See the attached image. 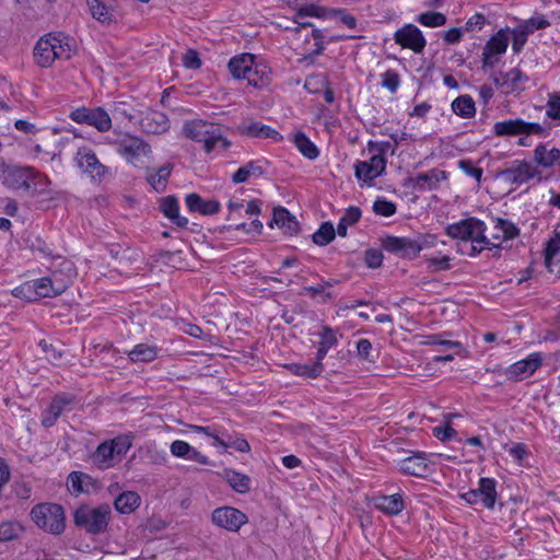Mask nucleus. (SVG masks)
Returning <instances> with one entry per match:
<instances>
[{"mask_svg": "<svg viewBox=\"0 0 560 560\" xmlns=\"http://www.w3.org/2000/svg\"><path fill=\"white\" fill-rule=\"evenodd\" d=\"M183 132L187 138L202 143L206 153H211L218 149L224 151L231 145V142L223 137L221 127L207 120L194 119L187 121L183 127Z\"/></svg>", "mask_w": 560, "mask_h": 560, "instance_id": "5", "label": "nucleus"}, {"mask_svg": "<svg viewBox=\"0 0 560 560\" xmlns=\"http://www.w3.org/2000/svg\"><path fill=\"white\" fill-rule=\"evenodd\" d=\"M494 84L505 94L521 93L525 91L529 78L518 68H512L506 72H493L491 75Z\"/></svg>", "mask_w": 560, "mask_h": 560, "instance_id": "13", "label": "nucleus"}, {"mask_svg": "<svg viewBox=\"0 0 560 560\" xmlns=\"http://www.w3.org/2000/svg\"><path fill=\"white\" fill-rule=\"evenodd\" d=\"M290 372L294 375L315 378L323 372V364L315 358V361L307 363H291L288 365Z\"/></svg>", "mask_w": 560, "mask_h": 560, "instance_id": "40", "label": "nucleus"}, {"mask_svg": "<svg viewBox=\"0 0 560 560\" xmlns=\"http://www.w3.org/2000/svg\"><path fill=\"white\" fill-rule=\"evenodd\" d=\"M311 80H317L324 86V100L326 103L331 104L335 101V92L330 86L329 81L324 75H314L306 80V86L311 83Z\"/></svg>", "mask_w": 560, "mask_h": 560, "instance_id": "61", "label": "nucleus"}, {"mask_svg": "<svg viewBox=\"0 0 560 560\" xmlns=\"http://www.w3.org/2000/svg\"><path fill=\"white\" fill-rule=\"evenodd\" d=\"M31 518L36 526L47 533L60 535L66 528L65 510L57 503H39L33 506Z\"/></svg>", "mask_w": 560, "mask_h": 560, "instance_id": "7", "label": "nucleus"}, {"mask_svg": "<svg viewBox=\"0 0 560 560\" xmlns=\"http://www.w3.org/2000/svg\"><path fill=\"white\" fill-rule=\"evenodd\" d=\"M494 229L497 233L492 235L493 240H512L518 235V229L509 220L498 218L495 220Z\"/></svg>", "mask_w": 560, "mask_h": 560, "instance_id": "46", "label": "nucleus"}, {"mask_svg": "<svg viewBox=\"0 0 560 560\" xmlns=\"http://www.w3.org/2000/svg\"><path fill=\"white\" fill-rule=\"evenodd\" d=\"M373 506L387 516L399 515L405 509V501L401 493L392 495L377 494L372 498Z\"/></svg>", "mask_w": 560, "mask_h": 560, "instance_id": "22", "label": "nucleus"}, {"mask_svg": "<svg viewBox=\"0 0 560 560\" xmlns=\"http://www.w3.org/2000/svg\"><path fill=\"white\" fill-rule=\"evenodd\" d=\"M456 430L452 428L450 424L433 428V436L443 442L452 440L453 438L456 436Z\"/></svg>", "mask_w": 560, "mask_h": 560, "instance_id": "64", "label": "nucleus"}, {"mask_svg": "<svg viewBox=\"0 0 560 560\" xmlns=\"http://www.w3.org/2000/svg\"><path fill=\"white\" fill-rule=\"evenodd\" d=\"M396 205L386 199H376L373 203V211L383 217H392L396 213Z\"/></svg>", "mask_w": 560, "mask_h": 560, "instance_id": "57", "label": "nucleus"}, {"mask_svg": "<svg viewBox=\"0 0 560 560\" xmlns=\"http://www.w3.org/2000/svg\"><path fill=\"white\" fill-rule=\"evenodd\" d=\"M13 295L20 299H24L26 301H36L37 296L35 294L34 285L31 282H25L20 287L13 290Z\"/></svg>", "mask_w": 560, "mask_h": 560, "instance_id": "62", "label": "nucleus"}, {"mask_svg": "<svg viewBox=\"0 0 560 560\" xmlns=\"http://www.w3.org/2000/svg\"><path fill=\"white\" fill-rule=\"evenodd\" d=\"M458 167L468 176L474 177L478 183L481 182L483 171L477 167L471 160L458 161Z\"/></svg>", "mask_w": 560, "mask_h": 560, "instance_id": "58", "label": "nucleus"}, {"mask_svg": "<svg viewBox=\"0 0 560 560\" xmlns=\"http://www.w3.org/2000/svg\"><path fill=\"white\" fill-rule=\"evenodd\" d=\"M383 247L388 253L406 258H416L419 255V245L410 237L386 236L383 240Z\"/></svg>", "mask_w": 560, "mask_h": 560, "instance_id": "21", "label": "nucleus"}, {"mask_svg": "<svg viewBox=\"0 0 560 560\" xmlns=\"http://www.w3.org/2000/svg\"><path fill=\"white\" fill-rule=\"evenodd\" d=\"M211 520L213 524L229 532H238L248 522L245 513L232 506L217 508L212 512Z\"/></svg>", "mask_w": 560, "mask_h": 560, "instance_id": "15", "label": "nucleus"}, {"mask_svg": "<svg viewBox=\"0 0 560 560\" xmlns=\"http://www.w3.org/2000/svg\"><path fill=\"white\" fill-rule=\"evenodd\" d=\"M311 37L313 39L312 47L310 49L305 48V50H308V52L304 54L298 60L302 65H312L314 62L315 57L323 54V51L325 49V46H324L325 35H324L323 31L313 27V30L311 32Z\"/></svg>", "mask_w": 560, "mask_h": 560, "instance_id": "34", "label": "nucleus"}, {"mask_svg": "<svg viewBox=\"0 0 560 560\" xmlns=\"http://www.w3.org/2000/svg\"><path fill=\"white\" fill-rule=\"evenodd\" d=\"M75 404V397L68 393L57 394L49 406L43 411L40 423L44 428H51L66 410H71Z\"/></svg>", "mask_w": 560, "mask_h": 560, "instance_id": "16", "label": "nucleus"}, {"mask_svg": "<svg viewBox=\"0 0 560 560\" xmlns=\"http://www.w3.org/2000/svg\"><path fill=\"white\" fill-rule=\"evenodd\" d=\"M538 174L535 166L527 161H513L508 167L499 172L505 183L523 185L528 183Z\"/></svg>", "mask_w": 560, "mask_h": 560, "instance_id": "17", "label": "nucleus"}, {"mask_svg": "<svg viewBox=\"0 0 560 560\" xmlns=\"http://www.w3.org/2000/svg\"><path fill=\"white\" fill-rule=\"evenodd\" d=\"M140 504V497L135 491H125L120 493L114 502L116 511L121 514H130Z\"/></svg>", "mask_w": 560, "mask_h": 560, "instance_id": "39", "label": "nucleus"}, {"mask_svg": "<svg viewBox=\"0 0 560 560\" xmlns=\"http://www.w3.org/2000/svg\"><path fill=\"white\" fill-rule=\"evenodd\" d=\"M272 220L280 229H283L291 235L299 231V222L295 217L283 207L275 208Z\"/></svg>", "mask_w": 560, "mask_h": 560, "instance_id": "35", "label": "nucleus"}, {"mask_svg": "<svg viewBox=\"0 0 560 560\" xmlns=\"http://www.w3.org/2000/svg\"><path fill=\"white\" fill-rule=\"evenodd\" d=\"M35 290V294L38 299L42 298H55L60 295L62 292L63 284L60 281H56L51 276L43 277L32 281Z\"/></svg>", "mask_w": 560, "mask_h": 560, "instance_id": "31", "label": "nucleus"}, {"mask_svg": "<svg viewBox=\"0 0 560 560\" xmlns=\"http://www.w3.org/2000/svg\"><path fill=\"white\" fill-rule=\"evenodd\" d=\"M229 71L234 79L246 80L255 88L262 86L268 81V70L264 65L256 63L252 54H241L233 57L228 63Z\"/></svg>", "mask_w": 560, "mask_h": 560, "instance_id": "6", "label": "nucleus"}, {"mask_svg": "<svg viewBox=\"0 0 560 560\" xmlns=\"http://www.w3.org/2000/svg\"><path fill=\"white\" fill-rule=\"evenodd\" d=\"M237 131L242 136L260 138V139H272L273 141H280L281 135L272 127L261 124L260 121L246 120L237 126Z\"/></svg>", "mask_w": 560, "mask_h": 560, "instance_id": "23", "label": "nucleus"}, {"mask_svg": "<svg viewBox=\"0 0 560 560\" xmlns=\"http://www.w3.org/2000/svg\"><path fill=\"white\" fill-rule=\"evenodd\" d=\"M383 253L381 249L370 248L364 253V261L369 268H378L383 264Z\"/></svg>", "mask_w": 560, "mask_h": 560, "instance_id": "60", "label": "nucleus"}, {"mask_svg": "<svg viewBox=\"0 0 560 560\" xmlns=\"http://www.w3.org/2000/svg\"><path fill=\"white\" fill-rule=\"evenodd\" d=\"M381 85L388 90L390 93H395L400 85V77L395 70H387L382 74Z\"/></svg>", "mask_w": 560, "mask_h": 560, "instance_id": "56", "label": "nucleus"}, {"mask_svg": "<svg viewBox=\"0 0 560 560\" xmlns=\"http://www.w3.org/2000/svg\"><path fill=\"white\" fill-rule=\"evenodd\" d=\"M191 447L187 442L176 440L171 444V453L175 457L185 458L189 456V452H191Z\"/></svg>", "mask_w": 560, "mask_h": 560, "instance_id": "63", "label": "nucleus"}, {"mask_svg": "<svg viewBox=\"0 0 560 560\" xmlns=\"http://www.w3.org/2000/svg\"><path fill=\"white\" fill-rule=\"evenodd\" d=\"M185 202L189 211L202 215L215 214L221 209V205L218 200H206L195 192L188 194L185 198Z\"/></svg>", "mask_w": 560, "mask_h": 560, "instance_id": "28", "label": "nucleus"}, {"mask_svg": "<svg viewBox=\"0 0 560 560\" xmlns=\"http://www.w3.org/2000/svg\"><path fill=\"white\" fill-rule=\"evenodd\" d=\"M425 261L428 264V269H430L433 272L445 271L451 269V257L448 256H442L440 258L430 257L427 258Z\"/></svg>", "mask_w": 560, "mask_h": 560, "instance_id": "59", "label": "nucleus"}, {"mask_svg": "<svg viewBox=\"0 0 560 560\" xmlns=\"http://www.w3.org/2000/svg\"><path fill=\"white\" fill-rule=\"evenodd\" d=\"M114 144L116 151L129 164L138 165L141 156H147L151 153V147L144 140L130 133H125L121 138L117 139Z\"/></svg>", "mask_w": 560, "mask_h": 560, "instance_id": "9", "label": "nucleus"}, {"mask_svg": "<svg viewBox=\"0 0 560 560\" xmlns=\"http://www.w3.org/2000/svg\"><path fill=\"white\" fill-rule=\"evenodd\" d=\"M50 276L63 284L62 292H65L77 276V269L71 260L58 256L50 268Z\"/></svg>", "mask_w": 560, "mask_h": 560, "instance_id": "26", "label": "nucleus"}, {"mask_svg": "<svg viewBox=\"0 0 560 560\" xmlns=\"http://www.w3.org/2000/svg\"><path fill=\"white\" fill-rule=\"evenodd\" d=\"M546 116L551 120H560V90L549 93Z\"/></svg>", "mask_w": 560, "mask_h": 560, "instance_id": "53", "label": "nucleus"}, {"mask_svg": "<svg viewBox=\"0 0 560 560\" xmlns=\"http://www.w3.org/2000/svg\"><path fill=\"white\" fill-rule=\"evenodd\" d=\"M215 445H220L223 448H234L241 453H248L250 451L249 443L243 436H236L235 439L229 438V441L221 439L220 436H215Z\"/></svg>", "mask_w": 560, "mask_h": 560, "instance_id": "52", "label": "nucleus"}, {"mask_svg": "<svg viewBox=\"0 0 560 560\" xmlns=\"http://www.w3.org/2000/svg\"><path fill=\"white\" fill-rule=\"evenodd\" d=\"M544 256L549 272L560 273L558 268L560 264V222L555 225L552 236L546 243Z\"/></svg>", "mask_w": 560, "mask_h": 560, "instance_id": "24", "label": "nucleus"}, {"mask_svg": "<svg viewBox=\"0 0 560 560\" xmlns=\"http://www.w3.org/2000/svg\"><path fill=\"white\" fill-rule=\"evenodd\" d=\"M293 142L298 150L301 152L303 156L308 160H315L319 155V150L315 145L314 142L310 140V138L302 131H299L294 135Z\"/></svg>", "mask_w": 560, "mask_h": 560, "instance_id": "42", "label": "nucleus"}, {"mask_svg": "<svg viewBox=\"0 0 560 560\" xmlns=\"http://www.w3.org/2000/svg\"><path fill=\"white\" fill-rule=\"evenodd\" d=\"M225 478L231 488L238 493H246L250 490V478L233 469L225 470Z\"/></svg>", "mask_w": 560, "mask_h": 560, "instance_id": "45", "label": "nucleus"}, {"mask_svg": "<svg viewBox=\"0 0 560 560\" xmlns=\"http://www.w3.org/2000/svg\"><path fill=\"white\" fill-rule=\"evenodd\" d=\"M445 335L448 334L444 332L425 336V339L422 341V343L427 346H442L447 350H455V353L458 355H468V351L463 347V345L459 341L445 339Z\"/></svg>", "mask_w": 560, "mask_h": 560, "instance_id": "36", "label": "nucleus"}, {"mask_svg": "<svg viewBox=\"0 0 560 560\" xmlns=\"http://www.w3.org/2000/svg\"><path fill=\"white\" fill-rule=\"evenodd\" d=\"M447 179V173L439 168H432L425 173H420L415 177H408L404 182L405 187H411L413 190H435L440 183Z\"/></svg>", "mask_w": 560, "mask_h": 560, "instance_id": "19", "label": "nucleus"}, {"mask_svg": "<svg viewBox=\"0 0 560 560\" xmlns=\"http://www.w3.org/2000/svg\"><path fill=\"white\" fill-rule=\"evenodd\" d=\"M549 26L550 22L542 14L533 15L528 20L522 21L517 25V27H520L527 35H530L538 30H545Z\"/></svg>", "mask_w": 560, "mask_h": 560, "instance_id": "48", "label": "nucleus"}, {"mask_svg": "<svg viewBox=\"0 0 560 560\" xmlns=\"http://www.w3.org/2000/svg\"><path fill=\"white\" fill-rule=\"evenodd\" d=\"M453 112L463 117L471 118L476 114L475 102L469 95H460L452 102Z\"/></svg>", "mask_w": 560, "mask_h": 560, "instance_id": "44", "label": "nucleus"}, {"mask_svg": "<svg viewBox=\"0 0 560 560\" xmlns=\"http://www.w3.org/2000/svg\"><path fill=\"white\" fill-rule=\"evenodd\" d=\"M160 210L177 226L185 228L188 224V219L179 215V203L174 196L162 198L160 201Z\"/></svg>", "mask_w": 560, "mask_h": 560, "instance_id": "33", "label": "nucleus"}, {"mask_svg": "<svg viewBox=\"0 0 560 560\" xmlns=\"http://www.w3.org/2000/svg\"><path fill=\"white\" fill-rule=\"evenodd\" d=\"M493 133L498 137L522 135L546 136L547 129L538 122H527L521 118H516L495 122Z\"/></svg>", "mask_w": 560, "mask_h": 560, "instance_id": "10", "label": "nucleus"}, {"mask_svg": "<svg viewBox=\"0 0 560 560\" xmlns=\"http://www.w3.org/2000/svg\"><path fill=\"white\" fill-rule=\"evenodd\" d=\"M394 39L402 48H409L416 54L422 52L427 45L422 32L413 24H407L397 30L394 34Z\"/></svg>", "mask_w": 560, "mask_h": 560, "instance_id": "20", "label": "nucleus"}, {"mask_svg": "<svg viewBox=\"0 0 560 560\" xmlns=\"http://www.w3.org/2000/svg\"><path fill=\"white\" fill-rule=\"evenodd\" d=\"M417 21L427 27H440L446 24V15L441 12L428 11L418 15Z\"/></svg>", "mask_w": 560, "mask_h": 560, "instance_id": "51", "label": "nucleus"}, {"mask_svg": "<svg viewBox=\"0 0 560 560\" xmlns=\"http://www.w3.org/2000/svg\"><path fill=\"white\" fill-rule=\"evenodd\" d=\"M534 161L544 168L560 165V150L548 149L547 144L539 143L534 150Z\"/></svg>", "mask_w": 560, "mask_h": 560, "instance_id": "32", "label": "nucleus"}, {"mask_svg": "<svg viewBox=\"0 0 560 560\" xmlns=\"http://www.w3.org/2000/svg\"><path fill=\"white\" fill-rule=\"evenodd\" d=\"M542 359L544 357L540 352H534L525 359L511 364L505 371L508 380L512 382H521L529 377L541 365Z\"/></svg>", "mask_w": 560, "mask_h": 560, "instance_id": "18", "label": "nucleus"}, {"mask_svg": "<svg viewBox=\"0 0 560 560\" xmlns=\"http://www.w3.org/2000/svg\"><path fill=\"white\" fill-rule=\"evenodd\" d=\"M336 236V231L331 222H323L319 229L313 234V242L318 246L329 244Z\"/></svg>", "mask_w": 560, "mask_h": 560, "instance_id": "49", "label": "nucleus"}, {"mask_svg": "<svg viewBox=\"0 0 560 560\" xmlns=\"http://www.w3.org/2000/svg\"><path fill=\"white\" fill-rule=\"evenodd\" d=\"M508 30H500L486 43L483 50L491 55H502L509 45Z\"/></svg>", "mask_w": 560, "mask_h": 560, "instance_id": "43", "label": "nucleus"}, {"mask_svg": "<svg viewBox=\"0 0 560 560\" xmlns=\"http://www.w3.org/2000/svg\"><path fill=\"white\" fill-rule=\"evenodd\" d=\"M317 2H308L301 4L299 7H295L298 9L296 11V19L294 20V23H296L299 26L295 27L296 31H300L302 28L306 27H313V24L310 22H301L299 19H302L304 16H315V18H323L325 14V9L316 5Z\"/></svg>", "mask_w": 560, "mask_h": 560, "instance_id": "37", "label": "nucleus"}, {"mask_svg": "<svg viewBox=\"0 0 560 560\" xmlns=\"http://www.w3.org/2000/svg\"><path fill=\"white\" fill-rule=\"evenodd\" d=\"M112 520V509L108 504L102 503L96 506L81 504L73 512L75 527L90 536H100L108 530Z\"/></svg>", "mask_w": 560, "mask_h": 560, "instance_id": "4", "label": "nucleus"}, {"mask_svg": "<svg viewBox=\"0 0 560 560\" xmlns=\"http://www.w3.org/2000/svg\"><path fill=\"white\" fill-rule=\"evenodd\" d=\"M112 115L115 119L131 121L135 119L133 108L127 102H117L113 105Z\"/></svg>", "mask_w": 560, "mask_h": 560, "instance_id": "55", "label": "nucleus"}, {"mask_svg": "<svg viewBox=\"0 0 560 560\" xmlns=\"http://www.w3.org/2000/svg\"><path fill=\"white\" fill-rule=\"evenodd\" d=\"M265 165L266 162L262 160L248 161L232 175V182L234 184H243L252 177H260L266 172Z\"/></svg>", "mask_w": 560, "mask_h": 560, "instance_id": "30", "label": "nucleus"}, {"mask_svg": "<svg viewBox=\"0 0 560 560\" xmlns=\"http://www.w3.org/2000/svg\"><path fill=\"white\" fill-rule=\"evenodd\" d=\"M162 348L155 343L140 342L127 352L132 363H150L159 358Z\"/></svg>", "mask_w": 560, "mask_h": 560, "instance_id": "27", "label": "nucleus"}, {"mask_svg": "<svg viewBox=\"0 0 560 560\" xmlns=\"http://www.w3.org/2000/svg\"><path fill=\"white\" fill-rule=\"evenodd\" d=\"M75 166L93 183H102L109 174V167L104 165L89 147H80L73 158Z\"/></svg>", "mask_w": 560, "mask_h": 560, "instance_id": "8", "label": "nucleus"}, {"mask_svg": "<svg viewBox=\"0 0 560 560\" xmlns=\"http://www.w3.org/2000/svg\"><path fill=\"white\" fill-rule=\"evenodd\" d=\"M0 182L12 190H30L32 184L36 190V186L39 185V192H45L49 183L46 176L36 172L33 167L7 164L3 160L0 161Z\"/></svg>", "mask_w": 560, "mask_h": 560, "instance_id": "3", "label": "nucleus"}, {"mask_svg": "<svg viewBox=\"0 0 560 560\" xmlns=\"http://www.w3.org/2000/svg\"><path fill=\"white\" fill-rule=\"evenodd\" d=\"M69 117L77 124L92 126L100 132L108 131L112 128V118L109 114L102 107H79L72 110Z\"/></svg>", "mask_w": 560, "mask_h": 560, "instance_id": "12", "label": "nucleus"}, {"mask_svg": "<svg viewBox=\"0 0 560 560\" xmlns=\"http://www.w3.org/2000/svg\"><path fill=\"white\" fill-rule=\"evenodd\" d=\"M172 171L173 164L167 163L156 172L148 174L147 180L156 192H162L166 189Z\"/></svg>", "mask_w": 560, "mask_h": 560, "instance_id": "38", "label": "nucleus"}, {"mask_svg": "<svg viewBox=\"0 0 560 560\" xmlns=\"http://www.w3.org/2000/svg\"><path fill=\"white\" fill-rule=\"evenodd\" d=\"M487 226L477 218L463 219L446 226L445 233L458 241V252L463 255L476 257L483 249L498 247L486 236Z\"/></svg>", "mask_w": 560, "mask_h": 560, "instance_id": "1", "label": "nucleus"}, {"mask_svg": "<svg viewBox=\"0 0 560 560\" xmlns=\"http://www.w3.org/2000/svg\"><path fill=\"white\" fill-rule=\"evenodd\" d=\"M132 434H122L117 438L110 440L112 446L114 448L115 455L122 456L126 455L127 452L132 446Z\"/></svg>", "mask_w": 560, "mask_h": 560, "instance_id": "54", "label": "nucleus"}, {"mask_svg": "<svg viewBox=\"0 0 560 560\" xmlns=\"http://www.w3.org/2000/svg\"><path fill=\"white\" fill-rule=\"evenodd\" d=\"M399 470L406 476L428 478L435 471V464L422 451L412 452L410 456L399 460Z\"/></svg>", "mask_w": 560, "mask_h": 560, "instance_id": "11", "label": "nucleus"}, {"mask_svg": "<svg viewBox=\"0 0 560 560\" xmlns=\"http://www.w3.org/2000/svg\"><path fill=\"white\" fill-rule=\"evenodd\" d=\"M73 48L71 39L63 33H49L42 36L34 47V60L42 68H49L55 60H68Z\"/></svg>", "mask_w": 560, "mask_h": 560, "instance_id": "2", "label": "nucleus"}, {"mask_svg": "<svg viewBox=\"0 0 560 560\" xmlns=\"http://www.w3.org/2000/svg\"><path fill=\"white\" fill-rule=\"evenodd\" d=\"M91 477L88 474L81 471H72L68 476L67 485L69 491L79 495L80 493L88 492L89 490L84 488L85 481H90Z\"/></svg>", "mask_w": 560, "mask_h": 560, "instance_id": "47", "label": "nucleus"}, {"mask_svg": "<svg viewBox=\"0 0 560 560\" xmlns=\"http://www.w3.org/2000/svg\"><path fill=\"white\" fill-rule=\"evenodd\" d=\"M386 164V158H381V155H372L368 161H357L354 164L355 178L370 187L374 186L375 178L385 173Z\"/></svg>", "mask_w": 560, "mask_h": 560, "instance_id": "14", "label": "nucleus"}, {"mask_svg": "<svg viewBox=\"0 0 560 560\" xmlns=\"http://www.w3.org/2000/svg\"><path fill=\"white\" fill-rule=\"evenodd\" d=\"M475 490L478 493L481 505L485 509L492 510L498 498L497 480L493 478L481 477L478 482V488Z\"/></svg>", "mask_w": 560, "mask_h": 560, "instance_id": "29", "label": "nucleus"}, {"mask_svg": "<svg viewBox=\"0 0 560 560\" xmlns=\"http://www.w3.org/2000/svg\"><path fill=\"white\" fill-rule=\"evenodd\" d=\"M140 126L145 133L161 135L170 129V120L162 112L148 110L140 119Z\"/></svg>", "mask_w": 560, "mask_h": 560, "instance_id": "25", "label": "nucleus"}, {"mask_svg": "<svg viewBox=\"0 0 560 560\" xmlns=\"http://www.w3.org/2000/svg\"><path fill=\"white\" fill-rule=\"evenodd\" d=\"M23 527L15 521L0 523V542H8L16 539Z\"/></svg>", "mask_w": 560, "mask_h": 560, "instance_id": "50", "label": "nucleus"}, {"mask_svg": "<svg viewBox=\"0 0 560 560\" xmlns=\"http://www.w3.org/2000/svg\"><path fill=\"white\" fill-rule=\"evenodd\" d=\"M320 340L318 342V348L316 352V359L320 362L326 357L328 351L337 345V336L332 328L329 326H324L322 331L319 332Z\"/></svg>", "mask_w": 560, "mask_h": 560, "instance_id": "41", "label": "nucleus"}]
</instances>
